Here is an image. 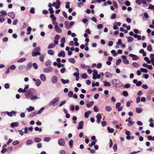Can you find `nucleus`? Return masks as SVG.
Here are the masks:
<instances>
[{
    "label": "nucleus",
    "mask_w": 154,
    "mask_h": 154,
    "mask_svg": "<svg viewBox=\"0 0 154 154\" xmlns=\"http://www.w3.org/2000/svg\"><path fill=\"white\" fill-rule=\"evenodd\" d=\"M94 103V102L93 101H91L90 103L87 104V107L88 108L91 107L93 105Z\"/></svg>",
    "instance_id": "nucleus-32"
},
{
    "label": "nucleus",
    "mask_w": 154,
    "mask_h": 154,
    "mask_svg": "<svg viewBox=\"0 0 154 154\" xmlns=\"http://www.w3.org/2000/svg\"><path fill=\"white\" fill-rule=\"evenodd\" d=\"M30 98L31 100H37L39 98V97H38L37 95L34 96L32 95Z\"/></svg>",
    "instance_id": "nucleus-24"
},
{
    "label": "nucleus",
    "mask_w": 154,
    "mask_h": 154,
    "mask_svg": "<svg viewBox=\"0 0 154 154\" xmlns=\"http://www.w3.org/2000/svg\"><path fill=\"white\" fill-rule=\"evenodd\" d=\"M107 129L109 131V132L110 133H112L114 131V130L113 128H110L109 127Z\"/></svg>",
    "instance_id": "nucleus-51"
},
{
    "label": "nucleus",
    "mask_w": 154,
    "mask_h": 154,
    "mask_svg": "<svg viewBox=\"0 0 154 154\" xmlns=\"http://www.w3.org/2000/svg\"><path fill=\"white\" fill-rule=\"evenodd\" d=\"M84 124V122L83 121H81L79 124V125L77 128L78 129H81L82 128V126Z\"/></svg>",
    "instance_id": "nucleus-16"
},
{
    "label": "nucleus",
    "mask_w": 154,
    "mask_h": 154,
    "mask_svg": "<svg viewBox=\"0 0 154 154\" xmlns=\"http://www.w3.org/2000/svg\"><path fill=\"white\" fill-rule=\"evenodd\" d=\"M48 53L51 55H52L54 54V53L52 50H49L48 51Z\"/></svg>",
    "instance_id": "nucleus-42"
},
{
    "label": "nucleus",
    "mask_w": 154,
    "mask_h": 154,
    "mask_svg": "<svg viewBox=\"0 0 154 154\" xmlns=\"http://www.w3.org/2000/svg\"><path fill=\"white\" fill-rule=\"evenodd\" d=\"M129 56L132 57V59L133 60H137L138 59V57L136 55L130 54L129 55Z\"/></svg>",
    "instance_id": "nucleus-13"
},
{
    "label": "nucleus",
    "mask_w": 154,
    "mask_h": 154,
    "mask_svg": "<svg viewBox=\"0 0 154 154\" xmlns=\"http://www.w3.org/2000/svg\"><path fill=\"white\" fill-rule=\"evenodd\" d=\"M144 59L149 64L150 63L151 61L149 59V58L148 57H145L144 58Z\"/></svg>",
    "instance_id": "nucleus-43"
},
{
    "label": "nucleus",
    "mask_w": 154,
    "mask_h": 154,
    "mask_svg": "<svg viewBox=\"0 0 154 154\" xmlns=\"http://www.w3.org/2000/svg\"><path fill=\"white\" fill-rule=\"evenodd\" d=\"M139 53L142 54L143 56H146V53L144 51L143 49H140L139 51Z\"/></svg>",
    "instance_id": "nucleus-35"
},
{
    "label": "nucleus",
    "mask_w": 154,
    "mask_h": 154,
    "mask_svg": "<svg viewBox=\"0 0 154 154\" xmlns=\"http://www.w3.org/2000/svg\"><path fill=\"white\" fill-rule=\"evenodd\" d=\"M26 60V58H23L18 60L17 61V62L18 63H21L25 61Z\"/></svg>",
    "instance_id": "nucleus-44"
},
{
    "label": "nucleus",
    "mask_w": 154,
    "mask_h": 154,
    "mask_svg": "<svg viewBox=\"0 0 154 154\" xmlns=\"http://www.w3.org/2000/svg\"><path fill=\"white\" fill-rule=\"evenodd\" d=\"M55 31L58 33H61L62 30L57 25H56L54 26Z\"/></svg>",
    "instance_id": "nucleus-12"
},
{
    "label": "nucleus",
    "mask_w": 154,
    "mask_h": 154,
    "mask_svg": "<svg viewBox=\"0 0 154 154\" xmlns=\"http://www.w3.org/2000/svg\"><path fill=\"white\" fill-rule=\"evenodd\" d=\"M44 109H45L44 107H42L38 112L37 113L38 114H41L42 112L43 111Z\"/></svg>",
    "instance_id": "nucleus-54"
},
{
    "label": "nucleus",
    "mask_w": 154,
    "mask_h": 154,
    "mask_svg": "<svg viewBox=\"0 0 154 154\" xmlns=\"http://www.w3.org/2000/svg\"><path fill=\"white\" fill-rule=\"evenodd\" d=\"M68 61L71 63L74 64L75 63V59L73 58H70L68 59Z\"/></svg>",
    "instance_id": "nucleus-26"
},
{
    "label": "nucleus",
    "mask_w": 154,
    "mask_h": 154,
    "mask_svg": "<svg viewBox=\"0 0 154 154\" xmlns=\"http://www.w3.org/2000/svg\"><path fill=\"white\" fill-rule=\"evenodd\" d=\"M41 84V81L39 79H37V81L35 82V84L37 87L39 86Z\"/></svg>",
    "instance_id": "nucleus-22"
},
{
    "label": "nucleus",
    "mask_w": 154,
    "mask_h": 154,
    "mask_svg": "<svg viewBox=\"0 0 154 154\" xmlns=\"http://www.w3.org/2000/svg\"><path fill=\"white\" fill-rule=\"evenodd\" d=\"M103 83H104V85L105 86L109 87L111 86V84L108 82L104 81Z\"/></svg>",
    "instance_id": "nucleus-30"
},
{
    "label": "nucleus",
    "mask_w": 154,
    "mask_h": 154,
    "mask_svg": "<svg viewBox=\"0 0 154 154\" xmlns=\"http://www.w3.org/2000/svg\"><path fill=\"white\" fill-rule=\"evenodd\" d=\"M8 15L11 18L14 19L15 18V14L13 12H9L8 14Z\"/></svg>",
    "instance_id": "nucleus-14"
},
{
    "label": "nucleus",
    "mask_w": 154,
    "mask_h": 154,
    "mask_svg": "<svg viewBox=\"0 0 154 154\" xmlns=\"http://www.w3.org/2000/svg\"><path fill=\"white\" fill-rule=\"evenodd\" d=\"M24 68V66L22 65H20L18 66V69L20 70H23Z\"/></svg>",
    "instance_id": "nucleus-48"
},
{
    "label": "nucleus",
    "mask_w": 154,
    "mask_h": 154,
    "mask_svg": "<svg viewBox=\"0 0 154 154\" xmlns=\"http://www.w3.org/2000/svg\"><path fill=\"white\" fill-rule=\"evenodd\" d=\"M37 114H38V113L37 112H33L32 113H31L29 115V116L30 117H33V116H36Z\"/></svg>",
    "instance_id": "nucleus-39"
},
{
    "label": "nucleus",
    "mask_w": 154,
    "mask_h": 154,
    "mask_svg": "<svg viewBox=\"0 0 154 154\" xmlns=\"http://www.w3.org/2000/svg\"><path fill=\"white\" fill-rule=\"evenodd\" d=\"M112 82L113 86L116 87H119L121 85V82L117 79H114L112 80Z\"/></svg>",
    "instance_id": "nucleus-4"
},
{
    "label": "nucleus",
    "mask_w": 154,
    "mask_h": 154,
    "mask_svg": "<svg viewBox=\"0 0 154 154\" xmlns=\"http://www.w3.org/2000/svg\"><path fill=\"white\" fill-rule=\"evenodd\" d=\"M40 78L41 80L42 81H45L46 79L45 75L43 74L40 75Z\"/></svg>",
    "instance_id": "nucleus-18"
},
{
    "label": "nucleus",
    "mask_w": 154,
    "mask_h": 154,
    "mask_svg": "<svg viewBox=\"0 0 154 154\" xmlns=\"http://www.w3.org/2000/svg\"><path fill=\"white\" fill-rule=\"evenodd\" d=\"M5 18L0 15V23H2L5 21Z\"/></svg>",
    "instance_id": "nucleus-60"
},
{
    "label": "nucleus",
    "mask_w": 154,
    "mask_h": 154,
    "mask_svg": "<svg viewBox=\"0 0 154 154\" xmlns=\"http://www.w3.org/2000/svg\"><path fill=\"white\" fill-rule=\"evenodd\" d=\"M32 66V63H28L26 66V69H29L31 68Z\"/></svg>",
    "instance_id": "nucleus-41"
},
{
    "label": "nucleus",
    "mask_w": 154,
    "mask_h": 154,
    "mask_svg": "<svg viewBox=\"0 0 154 154\" xmlns=\"http://www.w3.org/2000/svg\"><path fill=\"white\" fill-rule=\"evenodd\" d=\"M148 9L154 10V6L152 4L150 5L149 6Z\"/></svg>",
    "instance_id": "nucleus-64"
},
{
    "label": "nucleus",
    "mask_w": 154,
    "mask_h": 154,
    "mask_svg": "<svg viewBox=\"0 0 154 154\" xmlns=\"http://www.w3.org/2000/svg\"><path fill=\"white\" fill-rule=\"evenodd\" d=\"M35 130L36 131H39V132H41L42 131V129L41 128H39L37 127H35Z\"/></svg>",
    "instance_id": "nucleus-46"
},
{
    "label": "nucleus",
    "mask_w": 154,
    "mask_h": 154,
    "mask_svg": "<svg viewBox=\"0 0 154 154\" xmlns=\"http://www.w3.org/2000/svg\"><path fill=\"white\" fill-rule=\"evenodd\" d=\"M61 3L59 0H57L56 2H54L52 4V5L55 7L56 9H58L60 7Z\"/></svg>",
    "instance_id": "nucleus-6"
},
{
    "label": "nucleus",
    "mask_w": 154,
    "mask_h": 154,
    "mask_svg": "<svg viewBox=\"0 0 154 154\" xmlns=\"http://www.w3.org/2000/svg\"><path fill=\"white\" fill-rule=\"evenodd\" d=\"M59 57H64L65 56V52L63 51H61L58 54Z\"/></svg>",
    "instance_id": "nucleus-15"
},
{
    "label": "nucleus",
    "mask_w": 154,
    "mask_h": 154,
    "mask_svg": "<svg viewBox=\"0 0 154 154\" xmlns=\"http://www.w3.org/2000/svg\"><path fill=\"white\" fill-rule=\"evenodd\" d=\"M147 49L149 51H151L152 50L151 45H149L147 47Z\"/></svg>",
    "instance_id": "nucleus-55"
},
{
    "label": "nucleus",
    "mask_w": 154,
    "mask_h": 154,
    "mask_svg": "<svg viewBox=\"0 0 154 154\" xmlns=\"http://www.w3.org/2000/svg\"><path fill=\"white\" fill-rule=\"evenodd\" d=\"M132 65L134 67L136 68H138L140 66L139 64L136 62L133 63Z\"/></svg>",
    "instance_id": "nucleus-28"
},
{
    "label": "nucleus",
    "mask_w": 154,
    "mask_h": 154,
    "mask_svg": "<svg viewBox=\"0 0 154 154\" xmlns=\"http://www.w3.org/2000/svg\"><path fill=\"white\" fill-rule=\"evenodd\" d=\"M128 41V42H132L134 40V38L132 37H127Z\"/></svg>",
    "instance_id": "nucleus-37"
},
{
    "label": "nucleus",
    "mask_w": 154,
    "mask_h": 154,
    "mask_svg": "<svg viewBox=\"0 0 154 154\" xmlns=\"http://www.w3.org/2000/svg\"><path fill=\"white\" fill-rule=\"evenodd\" d=\"M105 75L106 78L111 77L112 76V74L109 72H107L105 73Z\"/></svg>",
    "instance_id": "nucleus-20"
},
{
    "label": "nucleus",
    "mask_w": 154,
    "mask_h": 154,
    "mask_svg": "<svg viewBox=\"0 0 154 154\" xmlns=\"http://www.w3.org/2000/svg\"><path fill=\"white\" fill-rule=\"evenodd\" d=\"M58 143L61 146H63L65 144L64 140L62 138L59 140Z\"/></svg>",
    "instance_id": "nucleus-11"
},
{
    "label": "nucleus",
    "mask_w": 154,
    "mask_h": 154,
    "mask_svg": "<svg viewBox=\"0 0 154 154\" xmlns=\"http://www.w3.org/2000/svg\"><path fill=\"white\" fill-rule=\"evenodd\" d=\"M34 141L36 142H38L41 141V139L39 137H35L34 139Z\"/></svg>",
    "instance_id": "nucleus-40"
},
{
    "label": "nucleus",
    "mask_w": 154,
    "mask_h": 154,
    "mask_svg": "<svg viewBox=\"0 0 154 154\" xmlns=\"http://www.w3.org/2000/svg\"><path fill=\"white\" fill-rule=\"evenodd\" d=\"M112 3L115 7L116 8H118V5L116 2L115 1H112Z\"/></svg>",
    "instance_id": "nucleus-56"
},
{
    "label": "nucleus",
    "mask_w": 154,
    "mask_h": 154,
    "mask_svg": "<svg viewBox=\"0 0 154 154\" xmlns=\"http://www.w3.org/2000/svg\"><path fill=\"white\" fill-rule=\"evenodd\" d=\"M140 71L142 72H144L145 73H147L148 72V70L146 69H144V68H140Z\"/></svg>",
    "instance_id": "nucleus-53"
},
{
    "label": "nucleus",
    "mask_w": 154,
    "mask_h": 154,
    "mask_svg": "<svg viewBox=\"0 0 154 154\" xmlns=\"http://www.w3.org/2000/svg\"><path fill=\"white\" fill-rule=\"evenodd\" d=\"M55 45L53 43H51L48 46V48L50 49L52 48L55 47Z\"/></svg>",
    "instance_id": "nucleus-27"
},
{
    "label": "nucleus",
    "mask_w": 154,
    "mask_h": 154,
    "mask_svg": "<svg viewBox=\"0 0 154 154\" xmlns=\"http://www.w3.org/2000/svg\"><path fill=\"white\" fill-rule=\"evenodd\" d=\"M105 109L106 111L109 112L112 110V108L111 107L109 106H107L105 107Z\"/></svg>",
    "instance_id": "nucleus-29"
},
{
    "label": "nucleus",
    "mask_w": 154,
    "mask_h": 154,
    "mask_svg": "<svg viewBox=\"0 0 154 154\" xmlns=\"http://www.w3.org/2000/svg\"><path fill=\"white\" fill-rule=\"evenodd\" d=\"M41 48L39 47H37L35 48L32 53V55L33 57H35L38 55H40L41 54L40 52Z\"/></svg>",
    "instance_id": "nucleus-2"
},
{
    "label": "nucleus",
    "mask_w": 154,
    "mask_h": 154,
    "mask_svg": "<svg viewBox=\"0 0 154 154\" xmlns=\"http://www.w3.org/2000/svg\"><path fill=\"white\" fill-rule=\"evenodd\" d=\"M91 112V111H88L85 113L84 116L85 118H87L89 117V114H90Z\"/></svg>",
    "instance_id": "nucleus-25"
},
{
    "label": "nucleus",
    "mask_w": 154,
    "mask_h": 154,
    "mask_svg": "<svg viewBox=\"0 0 154 154\" xmlns=\"http://www.w3.org/2000/svg\"><path fill=\"white\" fill-rule=\"evenodd\" d=\"M36 91L33 88H30L25 93V95L27 99L30 98L32 95L36 94Z\"/></svg>",
    "instance_id": "nucleus-1"
},
{
    "label": "nucleus",
    "mask_w": 154,
    "mask_h": 154,
    "mask_svg": "<svg viewBox=\"0 0 154 154\" xmlns=\"http://www.w3.org/2000/svg\"><path fill=\"white\" fill-rule=\"evenodd\" d=\"M73 94V92L71 91H69L68 93V96L69 97H72Z\"/></svg>",
    "instance_id": "nucleus-59"
},
{
    "label": "nucleus",
    "mask_w": 154,
    "mask_h": 154,
    "mask_svg": "<svg viewBox=\"0 0 154 154\" xmlns=\"http://www.w3.org/2000/svg\"><path fill=\"white\" fill-rule=\"evenodd\" d=\"M142 110V109L140 108L137 107L136 109V111L137 113H141Z\"/></svg>",
    "instance_id": "nucleus-31"
},
{
    "label": "nucleus",
    "mask_w": 154,
    "mask_h": 154,
    "mask_svg": "<svg viewBox=\"0 0 154 154\" xmlns=\"http://www.w3.org/2000/svg\"><path fill=\"white\" fill-rule=\"evenodd\" d=\"M66 42L65 38L64 37H63L61 38L60 40L61 44L60 46L61 48H63L64 46V44Z\"/></svg>",
    "instance_id": "nucleus-10"
},
{
    "label": "nucleus",
    "mask_w": 154,
    "mask_h": 154,
    "mask_svg": "<svg viewBox=\"0 0 154 154\" xmlns=\"http://www.w3.org/2000/svg\"><path fill=\"white\" fill-rule=\"evenodd\" d=\"M123 62L125 64L127 65L129 63V62L127 59L124 60H123Z\"/></svg>",
    "instance_id": "nucleus-61"
},
{
    "label": "nucleus",
    "mask_w": 154,
    "mask_h": 154,
    "mask_svg": "<svg viewBox=\"0 0 154 154\" xmlns=\"http://www.w3.org/2000/svg\"><path fill=\"white\" fill-rule=\"evenodd\" d=\"M96 117L97 119H101L102 118L101 115L100 113H97Z\"/></svg>",
    "instance_id": "nucleus-49"
},
{
    "label": "nucleus",
    "mask_w": 154,
    "mask_h": 154,
    "mask_svg": "<svg viewBox=\"0 0 154 154\" xmlns=\"http://www.w3.org/2000/svg\"><path fill=\"white\" fill-rule=\"evenodd\" d=\"M34 109V107H33L29 106V107L27 108L26 109V110L28 112H31Z\"/></svg>",
    "instance_id": "nucleus-23"
},
{
    "label": "nucleus",
    "mask_w": 154,
    "mask_h": 154,
    "mask_svg": "<svg viewBox=\"0 0 154 154\" xmlns=\"http://www.w3.org/2000/svg\"><path fill=\"white\" fill-rule=\"evenodd\" d=\"M8 68H9V69H10L12 70H15L16 68V67L15 65H13Z\"/></svg>",
    "instance_id": "nucleus-62"
},
{
    "label": "nucleus",
    "mask_w": 154,
    "mask_h": 154,
    "mask_svg": "<svg viewBox=\"0 0 154 154\" xmlns=\"http://www.w3.org/2000/svg\"><path fill=\"white\" fill-rule=\"evenodd\" d=\"M64 25L67 29H69L70 28L69 26V22L68 21H65L64 22Z\"/></svg>",
    "instance_id": "nucleus-33"
},
{
    "label": "nucleus",
    "mask_w": 154,
    "mask_h": 154,
    "mask_svg": "<svg viewBox=\"0 0 154 154\" xmlns=\"http://www.w3.org/2000/svg\"><path fill=\"white\" fill-rule=\"evenodd\" d=\"M19 126V123L18 122H12L11 124V127L13 128L14 127H17Z\"/></svg>",
    "instance_id": "nucleus-21"
},
{
    "label": "nucleus",
    "mask_w": 154,
    "mask_h": 154,
    "mask_svg": "<svg viewBox=\"0 0 154 154\" xmlns=\"http://www.w3.org/2000/svg\"><path fill=\"white\" fill-rule=\"evenodd\" d=\"M69 146L70 148H72V147L73 144V141L72 140H70L69 143Z\"/></svg>",
    "instance_id": "nucleus-45"
},
{
    "label": "nucleus",
    "mask_w": 154,
    "mask_h": 154,
    "mask_svg": "<svg viewBox=\"0 0 154 154\" xmlns=\"http://www.w3.org/2000/svg\"><path fill=\"white\" fill-rule=\"evenodd\" d=\"M5 113H6L8 116L11 117L13 116L12 113H14V115H15V114L16 113V112L14 111H12L11 112H5Z\"/></svg>",
    "instance_id": "nucleus-17"
},
{
    "label": "nucleus",
    "mask_w": 154,
    "mask_h": 154,
    "mask_svg": "<svg viewBox=\"0 0 154 154\" xmlns=\"http://www.w3.org/2000/svg\"><path fill=\"white\" fill-rule=\"evenodd\" d=\"M103 27V25L101 24H98L97 25V28L98 29H102Z\"/></svg>",
    "instance_id": "nucleus-58"
},
{
    "label": "nucleus",
    "mask_w": 154,
    "mask_h": 154,
    "mask_svg": "<svg viewBox=\"0 0 154 154\" xmlns=\"http://www.w3.org/2000/svg\"><path fill=\"white\" fill-rule=\"evenodd\" d=\"M122 94L125 97H127L128 95V92L126 91H124L122 92Z\"/></svg>",
    "instance_id": "nucleus-50"
},
{
    "label": "nucleus",
    "mask_w": 154,
    "mask_h": 154,
    "mask_svg": "<svg viewBox=\"0 0 154 154\" xmlns=\"http://www.w3.org/2000/svg\"><path fill=\"white\" fill-rule=\"evenodd\" d=\"M33 67L35 69H37L38 68V65H37V64L35 63H33Z\"/></svg>",
    "instance_id": "nucleus-63"
},
{
    "label": "nucleus",
    "mask_w": 154,
    "mask_h": 154,
    "mask_svg": "<svg viewBox=\"0 0 154 154\" xmlns=\"http://www.w3.org/2000/svg\"><path fill=\"white\" fill-rule=\"evenodd\" d=\"M93 79H100V74H98L97 71V70H95L93 71Z\"/></svg>",
    "instance_id": "nucleus-5"
},
{
    "label": "nucleus",
    "mask_w": 154,
    "mask_h": 154,
    "mask_svg": "<svg viewBox=\"0 0 154 154\" xmlns=\"http://www.w3.org/2000/svg\"><path fill=\"white\" fill-rule=\"evenodd\" d=\"M125 121L126 122H128L127 125L129 127L131 126L135 123L133 121L130 117H129L128 119H126Z\"/></svg>",
    "instance_id": "nucleus-7"
},
{
    "label": "nucleus",
    "mask_w": 154,
    "mask_h": 154,
    "mask_svg": "<svg viewBox=\"0 0 154 154\" xmlns=\"http://www.w3.org/2000/svg\"><path fill=\"white\" fill-rule=\"evenodd\" d=\"M66 102V101L65 100H63L61 102L60 105L59 106L61 107L63 105H64Z\"/></svg>",
    "instance_id": "nucleus-57"
},
{
    "label": "nucleus",
    "mask_w": 154,
    "mask_h": 154,
    "mask_svg": "<svg viewBox=\"0 0 154 154\" xmlns=\"http://www.w3.org/2000/svg\"><path fill=\"white\" fill-rule=\"evenodd\" d=\"M148 139L149 140H152L154 141V136L152 137L151 135H149L148 137Z\"/></svg>",
    "instance_id": "nucleus-47"
},
{
    "label": "nucleus",
    "mask_w": 154,
    "mask_h": 154,
    "mask_svg": "<svg viewBox=\"0 0 154 154\" xmlns=\"http://www.w3.org/2000/svg\"><path fill=\"white\" fill-rule=\"evenodd\" d=\"M58 81V78L56 76H53L51 79V82L53 84L56 83Z\"/></svg>",
    "instance_id": "nucleus-9"
},
{
    "label": "nucleus",
    "mask_w": 154,
    "mask_h": 154,
    "mask_svg": "<svg viewBox=\"0 0 154 154\" xmlns=\"http://www.w3.org/2000/svg\"><path fill=\"white\" fill-rule=\"evenodd\" d=\"M51 140V138L49 137H45L44 139V141L48 142Z\"/></svg>",
    "instance_id": "nucleus-52"
},
{
    "label": "nucleus",
    "mask_w": 154,
    "mask_h": 154,
    "mask_svg": "<svg viewBox=\"0 0 154 154\" xmlns=\"http://www.w3.org/2000/svg\"><path fill=\"white\" fill-rule=\"evenodd\" d=\"M45 57V55L43 54L40 55V56L39 57V60L41 62H43L44 61V58Z\"/></svg>",
    "instance_id": "nucleus-38"
},
{
    "label": "nucleus",
    "mask_w": 154,
    "mask_h": 154,
    "mask_svg": "<svg viewBox=\"0 0 154 154\" xmlns=\"http://www.w3.org/2000/svg\"><path fill=\"white\" fill-rule=\"evenodd\" d=\"M150 57L151 58V62L152 63L154 62V54H151L150 55Z\"/></svg>",
    "instance_id": "nucleus-34"
},
{
    "label": "nucleus",
    "mask_w": 154,
    "mask_h": 154,
    "mask_svg": "<svg viewBox=\"0 0 154 154\" xmlns=\"http://www.w3.org/2000/svg\"><path fill=\"white\" fill-rule=\"evenodd\" d=\"M43 71L44 72L46 73H48L49 72H51L53 71V69L51 67L45 68H44Z\"/></svg>",
    "instance_id": "nucleus-8"
},
{
    "label": "nucleus",
    "mask_w": 154,
    "mask_h": 154,
    "mask_svg": "<svg viewBox=\"0 0 154 154\" xmlns=\"http://www.w3.org/2000/svg\"><path fill=\"white\" fill-rule=\"evenodd\" d=\"M33 143V141L31 140H28L26 142V144L27 145H28L32 144Z\"/></svg>",
    "instance_id": "nucleus-36"
},
{
    "label": "nucleus",
    "mask_w": 154,
    "mask_h": 154,
    "mask_svg": "<svg viewBox=\"0 0 154 154\" xmlns=\"http://www.w3.org/2000/svg\"><path fill=\"white\" fill-rule=\"evenodd\" d=\"M60 98L57 97L53 99L50 102V105H52L53 106H55L59 104Z\"/></svg>",
    "instance_id": "nucleus-3"
},
{
    "label": "nucleus",
    "mask_w": 154,
    "mask_h": 154,
    "mask_svg": "<svg viewBox=\"0 0 154 154\" xmlns=\"http://www.w3.org/2000/svg\"><path fill=\"white\" fill-rule=\"evenodd\" d=\"M62 82L63 84H69V80L68 79L65 80L63 79H61Z\"/></svg>",
    "instance_id": "nucleus-19"
}]
</instances>
